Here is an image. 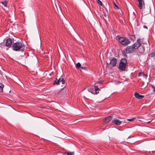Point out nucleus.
I'll list each match as a JSON object with an SVG mask.
<instances>
[{"label": "nucleus", "instance_id": "nucleus-1", "mask_svg": "<svg viewBox=\"0 0 155 155\" xmlns=\"http://www.w3.org/2000/svg\"><path fill=\"white\" fill-rule=\"evenodd\" d=\"M24 44L21 42L17 41L13 43L12 47L13 50L15 51H18L22 49L24 47Z\"/></svg>", "mask_w": 155, "mask_h": 155}, {"label": "nucleus", "instance_id": "nucleus-22", "mask_svg": "<svg viewBox=\"0 0 155 155\" xmlns=\"http://www.w3.org/2000/svg\"><path fill=\"white\" fill-rule=\"evenodd\" d=\"M97 2L99 5L102 6V3L101 2L100 0H97Z\"/></svg>", "mask_w": 155, "mask_h": 155}, {"label": "nucleus", "instance_id": "nucleus-6", "mask_svg": "<svg viewBox=\"0 0 155 155\" xmlns=\"http://www.w3.org/2000/svg\"><path fill=\"white\" fill-rule=\"evenodd\" d=\"M135 49L132 45L130 46H127L125 49V52L127 54H129L132 53L134 51Z\"/></svg>", "mask_w": 155, "mask_h": 155}, {"label": "nucleus", "instance_id": "nucleus-13", "mask_svg": "<svg viewBox=\"0 0 155 155\" xmlns=\"http://www.w3.org/2000/svg\"><path fill=\"white\" fill-rule=\"evenodd\" d=\"M57 77L56 80L54 81V82L53 83V84H56L57 85L59 84V83L61 82V78H59L58 79Z\"/></svg>", "mask_w": 155, "mask_h": 155}, {"label": "nucleus", "instance_id": "nucleus-17", "mask_svg": "<svg viewBox=\"0 0 155 155\" xmlns=\"http://www.w3.org/2000/svg\"><path fill=\"white\" fill-rule=\"evenodd\" d=\"M129 38L132 41H134L135 40V36L133 35H130L129 36Z\"/></svg>", "mask_w": 155, "mask_h": 155}, {"label": "nucleus", "instance_id": "nucleus-4", "mask_svg": "<svg viewBox=\"0 0 155 155\" xmlns=\"http://www.w3.org/2000/svg\"><path fill=\"white\" fill-rule=\"evenodd\" d=\"M127 61L125 58L122 59L119 63V68L122 71H124L126 68Z\"/></svg>", "mask_w": 155, "mask_h": 155}, {"label": "nucleus", "instance_id": "nucleus-19", "mask_svg": "<svg viewBox=\"0 0 155 155\" xmlns=\"http://www.w3.org/2000/svg\"><path fill=\"white\" fill-rule=\"evenodd\" d=\"M4 86L3 84L0 83V91L2 92L3 91V88Z\"/></svg>", "mask_w": 155, "mask_h": 155}, {"label": "nucleus", "instance_id": "nucleus-9", "mask_svg": "<svg viewBox=\"0 0 155 155\" xmlns=\"http://www.w3.org/2000/svg\"><path fill=\"white\" fill-rule=\"evenodd\" d=\"M138 2V6L140 9H142L143 8V5L144 6V3L143 0H137Z\"/></svg>", "mask_w": 155, "mask_h": 155}, {"label": "nucleus", "instance_id": "nucleus-30", "mask_svg": "<svg viewBox=\"0 0 155 155\" xmlns=\"http://www.w3.org/2000/svg\"><path fill=\"white\" fill-rule=\"evenodd\" d=\"M152 152L153 153L154 152H155V151H152Z\"/></svg>", "mask_w": 155, "mask_h": 155}, {"label": "nucleus", "instance_id": "nucleus-10", "mask_svg": "<svg viewBox=\"0 0 155 155\" xmlns=\"http://www.w3.org/2000/svg\"><path fill=\"white\" fill-rule=\"evenodd\" d=\"M122 121H120L117 118H114L112 121L113 123L118 125H120L122 123Z\"/></svg>", "mask_w": 155, "mask_h": 155}, {"label": "nucleus", "instance_id": "nucleus-20", "mask_svg": "<svg viewBox=\"0 0 155 155\" xmlns=\"http://www.w3.org/2000/svg\"><path fill=\"white\" fill-rule=\"evenodd\" d=\"M150 56L151 58L155 57V52L151 53L150 54Z\"/></svg>", "mask_w": 155, "mask_h": 155}, {"label": "nucleus", "instance_id": "nucleus-21", "mask_svg": "<svg viewBox=\"0 0 155 155\" xmlns=\"http://www.w3.org/2000/svg\"><path fill=\"white\" fill-rule=\"evenodd\" d=\"M81 65L79 63H77L76 64V68H78V69H79L81 67Z\"/></svg>", "mask_w": 155, "mask_h": 155}, {"label": "nucleus", "instance_id": "nucleus-7", "mask_svg": "<svg viewBox=\"0 0 155 155\" xmlns=\"http://www.w3.org/2000/svg\"><path fill=\"white\" fill-rule=\"evenodd\" d=\"M110 65H112L113 67L115 66L116 65L117 59L116 58H111L110 59Z\"/></svg>", "mask_w": 155, "mask_h": 155}, {"label": "nucleus", "instance_id": "nucleus-16", "mask_svg": "<svg viewBox=\"0 0 155 155\" xmlns=\"http://www.w3.org/2000/svg\"><path fill=\"white\" fill-rule=\"evenodd\" d=\"M74 152H68L67 153H64L63 155H74Z\"/></svg>", "mask_w": 155, "mask_h": 155}, {"label": "nucleus", "instance_id": "nucleus-5", "mask_svg": "<svg viewBox=\"0 0 155 155\" xmlns=\"http://www.w3.org/2000/svg\"><path fill=\"white\" fill-rule=\"evenodd\" d=\"M99 90L100 89L97 86H94V87L91 88L89 90V91L93 94H97L99 93V91H97Z\"/></svg>", "mask_w": 155, "mask_h": 155}, {"label": "nucleus", "instance_id": "nucleus-8", "mask_svg": "<svg viewBox=\"0 0 155 155\" xmlns=\"http://www.w3.org/2000/svg\"><path fill=\"white\" fill-rule=\"evenodd\" d=\"M12 40L10 38L7 39L6 41L5 45L7 47H10L12 46Z\"/></svg>", "mask_w": 155, "mask_h": 155}, {"label": "nucleus", "instance_id": "nucleus-3", "mask_svg": "<svg viewBox=\"0 0 155 155\" xmlns=\"http://www.w3.org/2000/svg\"><path fill=\"white\" fill-rule=\"evenodd\" d=\"M146 44V42L144 41V38H139L132 45L135 49H136L142 45Z\"/></svg>", "mask_w": 155, "mask_h": 155}, {"label": "nucleus", "instance_id": "nucleus-11", "mask_svg": "<svg viewBox=\"0 0 155 155\" xmlns=\"http://www.w3.org/2000/svg\"><path fill=\"white\" fill-rule=\"evenodd\" d=\"M134 96L135 97L138 99H141L143 98L144 96L143 95H141L137 92H135L134 93Z\"/></svg>", "mask_w": 155, "mask_h": 155}, {"label": "nucleus", "instance_id": "nucleus-31", "mask_svg": "<svg viewBox=\"0 0 155 155\" xmlns=\"http://www.w3.org/2000/svg\"><path fill=\"white\" fill-rule=\"evenodd\" d=\"M0 3H1V2H0Z\"/></svg>", "mask_w": 155, "mask_h": 155}, {"label": "nucleus", "instance_id": "nucleus-15", "mask_svg": "<svg viewBox=\"0 0 155 155\" xmlns=\"http://www.w3.org/2000/svg\"><path fill=\"white\" fill-rule=\"evenodd\" d=\"M142 76L146 78L147 77V76L143 72H140L139 73L138 76V77H140Z\"/></svg>", "mask_w": 155, "mask_h": 155}, {"label": "nucleus", "instance_id": "nucleus-14", "mask_svg": "<svg viewBox=\"0 0 155 155\" xmlns=\"http://www.w3.org/2000/svg\"><path fill=\"white\" fill-rule=\"evenodd\" d=\"M111 119V116H109L105 118L104 120V122L105 123H107L110 121Z\"/></svg>", "mask_w": 155, "mask_h": 155}, {"label": "nucleus", "instance_id": "nucleus-24", "mask_svg": "<svg viewBox=\"0 0 155 155\" xmlns=\"http://www.w3.org/2000/svg\"><path fill=\"white\" fill-rule=\"evenodd\" d=\"M61 82H62V84H64L65 83V81L64 80L63 78H61Z\"/></svg>", "mask_w": 155, "mask_h": 155}, {"label": "nucleus", "instance_id": "nucleus-26", "mask_svg": "<svg viewBox=\"0 0 155 155\" xmlns=\"http://www.w3.org/2000/svg\"><path fill=\"white\" fill-rule=\"evenodd\" d=\"M151 87L153 89V91L155 93V87L152 85H151Z\"/></svg>", "mask_w": 155, "mask_h": 155}, {"label": "nucleus", "instance_id": "nucleus-18", "mask_svg": "<svg viewBox=\"0 0 155 155\" xmlns=\"http://www.w3.org/2000/svg\"><path fill=\"white\" fill-rule=\"evenodd\" d=\"M1 3L5 7H7V2L6 1H4V2H1Z\"/></svg>", "mask_w": 155, "mask_h": 155}, {"label": "nucleus", "instance_id": "nucleus-27", "mask_svg": "<svg viewBox=\"0 0 155 155\" xmlns=\"http://www.w3.org/2000/svg\"><path fill=\"white\" fill-rule=\"evenodd\" d=\"M4 47V45H3L2 43H0V47H1L2 48Z\"/></svg>", "mask_w": 155, "mask_h": 155}, {"label": "nucleus", "instance_id": "nucleus-12", "mask_svg": "<svg viewBox=\"0 0 155 155\" xmlns=\"http://www.w3.org/2000/svg\"><path fill=\"white\" fill-rule=\"evenodd\" d=\"M144 45H142L141 46L139 47V51L141 53H143L145 51V46Z\"/></svg>", "mask_w": 155, "mask_h": 155}, {"label": "nucleus", "instance_id": "nucleus-23", "mask_svg": "<svg viewBox=\"0 0 155 155\" xmlns=\"http://www.w3.org/2000/svg\"><path fill=\"white\" fill-rule=\"evenodd\" d=\"M135 118V117L132 118L131 119H127V120L129 121H133Z\"/></svg>", "mask_w": 155, "mask_h": 155}, {"label": "nucleus", "instance_id": "nucleus-29", "mask_svg": "<svg viewBox=\"0 0 155 155\" xmlns=\"http://www.w3.org/2000/svg\"><path fill=\"white\" fill-rule=\"evenodd\" d=\"M97 83H99V84H101L102 83V82L101 81H100L97 82Z\"/></svg>", "mask_w": 155, "mask_h": 155}, {"label": "nucleus", "instance_id": "nucleus-28", "mask_svg": "<svg viewBox=\"0 0 155 155\" xmlns=\"http://www.w3.org/2000/svg\"><path fill=\"white\" fill-rule=\"evenodd\" d=\"M143 27L144 28H146L147 29H148L147 27L145 25L143 26Z\"/></svg>", "mask_w": 155, "mask_h": 155}, {"label": "nucleus", "instance_id": "nucleus-2", "mask_svg": "<svg viewBox=\"0 0 155 155\" xmlns=\"http://www.w3.org/2000/svg\"><path fill=\"white\" fill-rule=\"evenodd\" d=\"M116 39V40H118L119 42L124 46H126L130 42L129 40L126 37L117 36Z\"/></svg>", "mask_w": 155, "mask_h": 155}, {"label": "nucleus", "instance_id": "nucleus-25", "mask_svg": "<svg viewBox=\"0 0 155 155\" xmlns=\"http://www.w3.org/2000/svg\"><path fill=\"white\" fill-rule=\"evenodd\" d=\"M114 5L115 6V8L116 9H119L117 5L115 3H114Z\"/></svg>", "mask_w": 155, "mask_h": 155}]
</instances>
